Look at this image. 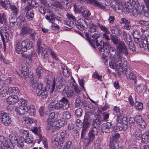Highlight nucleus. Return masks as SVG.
I'll return each instance as SVG.
<instances>
[{
  "instance_id": "nucleus-42",
  "label": "nucleus",
  "mask_w": 149,
  "mask_h": 149,
  "mask_svg": "<svg viewBox=\"0 0 149 149\" xmlns=\"http://www.w3.org/2000/svg\"><path fill=\"white\" fill-rule=\"evenodd\" d=\"M7 22L6 14L5 13L2 14L0 12V23L6 24Z\"/></svg>"
},
{
  "instance_id": "nucleus-56",
  "label": "nucleus",
  "mask_w": 149,
  "mask_h": 149,
  "mask_svg": "<svg viewBox=\"0 0 149 149\" xmlns=\"http://www.w3.org/2000/svg\"><path fill=\"white\" fill-rule=\"evenodd\" d=\"M128 47L129 49L132 51L133 52L136 51V47L134 44L132 42H129Z\"/></svg>"
},
{
  "instance_id": "nucleus-32",
  "label": "nucleus",
  "mask_w": 149,
  "mask_h": 149,
  "mask_svg": "<svg viewBox=\"0 0 149 149\" xmlns=\"http://www.w3.org/2000/svg\"><path fill=\"white\" fill-rule=\"evenodd\" d=\"M57 135L60 140V143L62 144L64 142L65 138L68 137L69 136V134L66 133L65 130H63L61 133L60 135Z\"/></svg>"
},
{
  "instance_id": "nucleus-40",
  "label": "nucleus",
  "mask_w": 149,
  "mask_h": 149,
  "mask_svg": "<svg viewBox=\"0 0 149 149\" xmlns=\"http://www.w3.org/2000/svg\"><path fill=\"white\" fill-rule=\"evenodd\" d=\"M37 138V143H40V141H42V143L45 146L46 148L47 147L48 145L47 144V141L46 138L44 137H43L41 135H38Z\"/></svg>"
},
{
  "instance_id": "nucleus-6",
  "label": "nucleus",
  "mask_w": 149,
  "mask_h": 149,
  "mask_svg": "<svg viewBox=\"0 0 149 149\" xmlns=\"http://www.w3.org/2000/svg\"><path fill=\"white\" fill-rule=\"evenodd\" d=\"M21 137L27 143H31L33 140V138L31 135L29 134V132L27 130L23 131L21 134Z\"/></svg>"
},
{
  "instance_id": "nucleus-43",
  "label": "nucleus",
  "mask_w": 149,
  "mask_h": 149,
  "mask_svg": "<svg viewBox=\"0 0 149 149\" xmlns=\"http://www.w3.org/2000/svg\"><path fill=\"white\" fill-rule=\"evenodd\" d=\"M100 26L99 23H97V24H95L92 22H90L88 25L89 31L91 32H94L96 31L97 26Z\"/></svg>"
},
{
  "instance_id": "nucleus-37",
  "label": "nucleus",
  "mask_w": 149,
  "mask_h": 149,
  "mask_svg": "<svg viewBox=\"0 0 149 149\" xmlns=\"http://www.w3.org/2000/svg\"><path fill=\"white\" fill-rule=\"evenodd\" d=\"M47 90H46L45 87H44L43 90L42 91H39L37 92V95L40 96L42 98H46L47 96L48 92Z\"/></svg>"
},
{
  "instance_id": "nucleus-53",
  "label": "nucleus",
  "mask_w": 149,
  "mask_h": 149,
  "mask_svg": "<svg viewBox=\"0 0 149 149\" xmlns=\"http://www.w3.org/2000/svg\"><path fill=\"white\" fill-rule=\"evenodd\" d=\"M82 15L86 19L89 20L91 19L90 16L91 15V13L89 11H85V12L83 13Z\"/></svg>"
},
{
  "instance_id": "nucleus-51",
  "label": "nucleus",
  "mask_w": 149,
  "mask_h": 149,
  "mask_svg": "<svg viewBox=\"0 0 149 149\" xmlns=\"http://www.w3.org/2000/svg\"><path fill=\"white\" fill-rule=\"evenodd\" d=\"M16 52L18 54H22V52H23V49L21 45L20 44H17L15 47Z\"/></svg>"
},
{
  "instance_id": "nucleus-39",
  "label": "nucleus",
  "mask_w": 149,
  "mask_h": 149,
  "mask_svg": "<svg viewBox=\"0 0 149 149\" xmlns=\"http://www.w3.org/2000/svg\"><path fill=\"white\" fill-rule=\"evenodd\" d=\"M43 71L42 68L40 66L38 67L36 71V77L38 79H40L42 78L43 75Z\"/></svg>"
},
{
  "instance_id": "nucleus-8",
  "label": "nucleus",
  "mask_w": 149,
  "mask_h": 149,
  "mask_svg": "<svg viewBox=\"0 0 149 149\" xmlns=\"http://www.w3.org/2000/svg\"><path fill=\"white\" fill-rule=\"evenodd\" d=\"M67 20H66V24L69 27H73L75 26L74 22L76 21L75 17L71 13H68L66 15Z\"/></svg>"
},
{
  "instance_id": "nucleus-48",
  "label": "nucleus",
  "mask_w": 149,
  "mask_h": 149,
  "mask_svg": "<svg viewBox=\"0 0 149 149\" xmlns=\"http://www.w3.org/2000/svg\"><path fill=\"white\" fill-rule=\"evenodd\" d=\"M74 11L76 13H81L82 14L85 12L86 8L85 7L81 6L79 8H77L76 6H74Z\"/></svg>"
},
{
  "instance_id": "nucleus-57",
  "label": "nucleus",
  "mask_w": 149,
  "mask_h": 149,
  "mask_svg": "<svg viewBox=\"0 0 149 149\" xmlns=\"http://www.w3.org/2000/svg\"><path fill=\"white\" fill-rule=\"evenodd\" d=\"M63 116L64 118L67 119H69L71 117V115L70 113L68 111H65L63 113Z\"/></svg>"
},
{
  "instance_id": "nucleus-34",
  "label": "nucleus",
  "mask_w": 149,
  "mask_h": 149,
  "mask_svg": "<svg viewBox=\"0 0 149 149\" xmlns=\"http://www.w3.org/2000/svg\"><path fill=\"white\" fill-rule=\"evenodd\" d=\"M117 120L119 121L120 120V123L121 124L125 125L127 126V124L128 123V120L127 118L124 116L120 115V116H117Z\"/></svg>"
},
{
  "instance_id": "nucleus-25",
  "label": "nucleus",
  "mask_w": 149,
  "mask_h": 149,
  "mask_svg": "<svg viewBox=\"0 0 149 149\" xmlns=\"http://www.w3.org/2000/svg\"><path fill=\"white\" fill-rule=\"evenodd\" d=\"M57 135H54L52 138V146L54 148H57L58 146L60 140L58 138Z\"/></svg>"
},
{
  "instance_id": "nucleus-58",
  "label": "nucleus",
  "mask_w": 149,
  "mask_h": 149,
  "mask_svg": "<svg viewBox=\"0 0 149 149\" xmlns=\"http://www.w3.org/2000/svg\"><path fill=\"white\" fill-rule=\"evenodd\" d=\"M19 102L21 104V106H22V107H26L27 101L26 100L23 98L21 99L20 100Z\"/></svg>"
},
{
  "instance_id": "nucleus-24",
  "label": "nucleus",
  "mask_w": 149,
  "mask_h": 149,
  "mask_svg": "<svg viewBox=\"0 0 149 149\" xmlns=\"http://www.w3.org/2000/svg\"><path fill=\"white\" fill-rule=\"evenodd\" d=\"M110 29L112 33L115 34L116 36H120V31L119 30L117 29V26L116 24L111 25L110 27Z\"/></svg>"
},
{
  "instance_id": "nucleus-38",
  "label": "nucleus",
  "mask_w": 149,
  "mask_h": 149,
  "mask_svg": "<svg viewBox=\"0 0 149 149\" xmlns=\"http://www.w3.org/2000/svg\"><path fill=\"white\" fill-rule=\"evenodd\" d=\"M128 3V5L129 7L128 8H129V9H130V11H129V13L130 12H131L133 15L135 17H137L139 13H140L141 14V13H140L139 11V10L137 8H136V7L134 8H133L131 9V7H132V6L130 4L128 3Z\"/></svg>"
},
{
  "instance_id": "nucleus-62",
  "label": "nucleus",
  "mask_w": 149,
  "mask_h": 149,
  "mask_svg": "<svg viewBox=\"0 0 149 149\" xmlns=\"http://www.w3.org/2000/svg\"><path fill=\"white\" fill-rule=\"evenodd\" d=\"M23 120L25 122V123L28 124H31L34 123V121L31 118H30L26 117L23 118Z\"/></svg>"
},
{
  "instance_id": "nucleus-61",
  "label": "nucleus",
  "mask_w": 149,
  "mask_h": 149,
  "mask_svg": "<svg viewBox=\"0 0 149 149\" xmlns=\"http://www.w3.org/2000/svg\"><path fill=\"white\" fill-rule=\"evenodd\" d=\"M100 26L101 30L104 32V33H107L108 34L110 33V32L109 31L107 27L102 25L101 26L100 25Z\"/></svg>"
},
{
  "instance_id": "nucleus-18",
  "label": "nucleus",
  "mask_w": 149,
  "mask_h": 149,
  "mask_svg": "<svg viewBox=\"0 0 149 149\" xmlns=\"http://www.w3.org/2000/svg\"><path fill=\"white\" fill-rule=\"evenodd\" d=\"M61 106V100L58 102L56 100H55L54 101H52V102L50 103V108L56 109L61 110L62 109Z\"/></svg>"
},
{
  "instance_id": "nucleus-28",
  "label": "nucleus",
  "mask_w": 149,
  "mask_h": 149,
  "mask_svg": "<svg viewBox=\"0 0 149 149\" xmlns=\"http://www.w3.org/2000/svg\"><path fill=\"white\" fill-rule=\"evenodd\" d=\"M94 139V138L92 137V136L88 134V138H86L83 137L81 138V140L83 142L85 146H87L89 145L91 143L93 142Z\"/></svg>"
},
{
  "instance_id": "nucleus-54",
  "label": "nucleus",
  "mask_w": 149,
  "mask_h": 149,
  "mask_svg": "<svg viewBox=\"0 0 149 149\" xmlns=\"http://www.w3.org/2000/svg\"><path fill=\"white\" fill-rule=\"evenodd\" d=\"M78 81L80 86L81 87V88L83 90L85 91V88L84 87V85L85 83V81L83 79H80L79 78L78 79Z\"/></svg>"
},
{
  "instance_id": "nucleus-21",
  "label": "nucleus",
  "mask_w": 149,
  "mask_h": 149,
  "mask_svg": "<svg viewBox=\"0 0 149 149\" xmlns=\"http://www.w3.org/2000/svg\"><path fill=\"white\" fill-rule=\"evenodd\" d=\"M145 5H143L142 9L143 10L144 14L146 17L149 16V0H143Z\"/></svg>"
},
{
  "instance_id": "nucleus-17",
  "label": "nucleus",
  "mask_w": 149,
  "mask_h": 149,
  "mask_svg": "<svg viewBox=\"0 0 149 149\" xmlns=\"http://www.w3.org/2000/svg\"><path fill=\"white\" fill-rule=\"evenodd\" d=\"M135 120L136 123L143 129L145 128L146 126V124L143 119L142 117L140 115H136L135 117Z\"/></svg>"
},
{
  "instance_id": "nucleus-7",
  "label": "nucleus",
  "mask_w": 149,
  "mask_h": 149,
  "mask_svg": "<svg viewBox=\"0 0 149 149\" xmlns=\"http://www.w3.org/2000/svg\"><path fill=\"white\" fill-rule=\"evenodd\" d=\"M1 119L2 123L6 126H8L10 124L11 120L8 113L3 112L1 113Z\"/></svg>"
},
{
  "instance_id": "nucleus-2",
  "label": "nucleus",
  "mask_w": 149,
  "mask_h": 149,
  "mask_svg": "<svg viewBox=\"0 0 149 149\" xmlns=\"http://www.w3.org/2000/svg\"><path fill=\"white\" fill-rule=\"evenodd\" d=\"M108 2L110 6L115 10H121L126 13L130 11L128 3L125 2H120L119 0H108Z\"/></svg>"
},
{
  "instance_id": "nucleus-30",
  "label": "nucleus",
  "mask_w": 149,
  "mask_h": 149,
  "mask_svg": "<svg viewBox=\"0 0 149 149\" xmlns=\"http://www.w3.org/2000/svg\"><path fill=\"white\" fill-rule=\"evenodd\" d=\"M18 138L17 135L12 134L9 135V139L8 138L7 141H9L10 142L15 144L19 143Z\"/></svg>"
},
{
  "instance_id": "nucleus-41",
  "label": "nucleus",
  "mask_w": 149,
  "mask_h": 149,
  "mask_svg": "<svg viewBox=\"0 0 149 149\" xmlns=\"http://www.w3.org/2000/svg\"><path fill=\"white\" fill-rule=\"evenodd\" d=\"M142 141L147 143L149 142V130L146 131L142 136Z\"/></svg>"
},
{
  "instance_id": "nucleus-33",
  "label": "nucleus",
  "mask_w": 149,
  "mask_h": 149,
  "mask_svg": "<svg viewBox=\"0 0 149 149\" xmlns=\"http://www.w3.org/2000/svg\"><path fill=\"white\" fill-rule=\"evenodd\" d=\"M63 93H65L68 97L73 96L74 93L72 90L68 86H66L63 91Z\"/></svg>"
},
{
  "instance_id": "nucleus-19",
  "label": "nucleus",
  "mask_w": 149,
  "mask_h": 149,
  "mask_svg": "<svg viewBox=\"0 0 149 149\" xmlns=\"http://www.w3.org/2000/svg\"><path fill=\"white\" fill-rule=\"evenodd\" d=\"M29 75V69L26 66L23 65L21 68L20 74L19 75L22 78L27 77Z\"/></svg>"
},
{
  "instance_id": "nucleus-1",
  "label": "nucleus",
  "mask_w": 149,
  "mask_h": 149,
  "mask_svg": "<svg viewBox=\"0 0 149 149\" xmlns=\"http://www.w3.org/2000/svg\"><path fill=\"white\" fill-rule=\"evenodd\" d=\"M114 61H112L109 62V65L112 69H115L117 72L121 74L124 71V67L127 64L126 59L124 57L120 55L115 56Z\"/></svg>"
},
{
  "instance_id": "nucleus-63",
  "label": "nucleus",
  "mask_w": 149,
  "mask_h": 149,
  "mask_svg": "<svg viewBox=\"0 0 149 149\" xmlns=\"http://www.w3.org/2000/svg\"><path fill=\"white\" fill-rule=\"evenodd\" d=\"M82 113V110L81 108H79L76 110L75 111V114L78 117H81Z\"/></svg>"
},
{
  "instance_id": "nucleus-45",
  "label": "nucleus",
  "mask_w": 149,
  "mask_h": 149,
  "mask_svg": "<svg viewBox=\"0 0 149 149\" xmlns=\"http://www.w3.org/2000/svg\"><path fill=\"white\" fill-rule=\"evenodd\" d=\"M112 127V124L111 123L107 122L105 125L103 126L102 129L104 132L108 133L109 132V130Z\"/></svg>"
},
{
  "instance_id": "nucleus-47",
  "label": "nucleus",
  "mask_w": 149,
  "mask_h": 149,
  "mask_svg": "<svg viewBox=\"0 0 149 149\" xmlns=\"http://www.w3.org/2000/svg\"><path fill=\"white\" fill-rule=\"evenodd\" d=\"M124 40L126 43L131 42V39L130 35L126 32H124L123 33Z\"/></svg>"
},
{
  "instance_id": "nucleus-35",
  "label": "nucleus",
  "mask_w": 149,
  "mask_h": 149,
  "mask_svg": "<svg viewBox=\"0 0 149 149\" xmlns=\"http://www.w3.org/2000/svg\"><path fill=\"white\" fill-rule=\"evenodd\" d=\"M45 18L50 22L53 23L54 22L56 17L55 15L53 13L50 12L46 15Z\"/></svg>"
},
{
  "instance_id": "nucleus-22",
  "label": "nucleus",
  "mask_w": 149,
  "mask_h": 149,
  "mask_svg": "<svg viewBox=\"0 0 149 149\" xmlns=\"http://www.w3.org/2000/svg\"><path fill=\"white\" fill-rule=\"evenodd\" d=\"M32 32V29L27 26H23L21 30L20 35L23 36L24 35H28Z\"/></svg>"
},
{
  "instance_id": "nucleus-50",
  "label": "nucleus",
  "mask_w": 149,
  "mask_h": 149,
  "mask_svg": "<svg viewBox=\"0 0 149 149\" xmlns=\"http://www.w3.org/2000/svg\"><path fill=\"white\" fill-rule=\"evenodd\" d=\"M9 7L13 11V15L15 16H16L17 15L18 11L17 8L14 5H10Z\"/></svg>"
},
{
  "instance_id": "nucleus-12",
  "label": "nucleus",
  "mask_w": 149,
  "mask_h": 149,
  "mask_svg": "<svg viewBox=\"0 0 149 149\" xmlns=\"http://www.w3.org/2000/svg\"><path fill=\"white\" fill-rule=\"evenodd\" d=\"M20 44L22 47L23 52L26 51L28 49H30L32 47V44L30 42L29 40L28 39L24 40Z\"/></svg>"
},
{
  "instance_id": "nucleus-3",
  "label": "nucleus",
  "mask_w": 149,
  "mask_h": 149,
  "mask_svg": "<svg viewBox=\"0 0 149 149\" xmlns=\"http://www.w3.org/2000/svg\"><path fill=\"white\" fill-rule=\"evenodd\" d=\"M8 138L3 136H0V149H14V143L7 141Z\"/></svg>"
},
{
  "instance_id": "nucleus-46",
  "label": "nucleus",
  "mask_w": 149,
  "mask_h": 149,
  "mask_svg": "<svg viewBox=\"0 0 149 149\" xmlns=\"http://www.w3.org/2000/svg\"><path fill=\"white\" fill-rule=\"evenodd\" d=\"M135 109L140 111H141L143 109V103L141 102L136 101L134 103Z\"/></svg>"
},
{
  "instance_id": "nucleus-59",
  "label": "nucleus",
  "mask_w": 149,
  "mask_h": 149,
  "mask_svg": "<svg viewBox=\"0 0 149 149\" xmlns=\"http://www.w3.org/2000/svg\"><path fill=\"white\" fill-rule=\"evenodd\" d=\"M111 39L113 42L115 44L118 45L121 41H120L118 39L116 38L113 36L111 35Z\"/></svg>"
},
{
  "instance_id": "nucleus-20",
  "label": "nucleus",
  "mask_w": 149,
  "mask_h": 149,
  "mask_svg": "<svg viewBox=\"0 0 149 149\" xmlns=\"http://www.w3.org/2000/svg\"><path fill=\"white\" fill-rule=\"evenodd\" d=\"M124 72L127 79L129 80H132L136 82V75L133 73L130 72H128L127 69L126 68H124V71L122 73Z\"/></svg>"
},
{
  "instance_id": "nucleus-55",
  "label": "nucleus",
  "mask_w": 149,
  "mask_h": 149,
  "mask_svg": "<svg viewBox=\"0 0 149 149\" xmlns=\"http://www.w3.org/2000/svg\"><path fill=\"white\" fill-rule=\"evenodd\" d=\"M143 43L144 45H147V47L149 51V36H147L145 37L144 39L143 40Z\"/></svg>"
},
{
  "instance_id": "nucleus-11",
  "label": "nucleus",
  "mask_w": 149,
  "mask_h": 149,
  "mask_svg": "<svg viewBox=\"0 0 149 149\" xmlns=\"http://www.w3.org/2000/svg\"><path fill=\"white\" fill-rule=\"evenodd\" d=\"M49 49L45 45L42 44L41 47L38 48V52L39 54H40L44 58L48 57V52Z\"/></svg>"
},
{
  "instance_id": "nucleus-10",
  "label": "nucleus",
  "mask_w": 149,
  "mask_h": 149,
  "mask_svg": "<svg viewBox=\"0 0 149 149\" xmlns=\"http://www.w3.org/2000/svg\"><path fill=\"white\" fill-rule=\"evenodd\" d=\"M26 12V17L27 19L29 21L33 19L34 17V11L31 9L30 5H28L25 8Z\"/></svg>"
},
{
  "instance_id": "nucleus-14",
  "label": "nucleus",
  "mask_w": 149,
  "mask_h": 149,
  "mask_svg": "<svg viewBox=\"0 0 149 149\" xmlns=\"http://www.w3.org/2000/svg\"><path fill=\"white\" fill-rule=\"evenodd\" d=\"M65 121L63 120H58L57 121L55 122L53 126L52 127L50 130L52 131L53 132H55L56 130H58L59 129L63 126L64 124Z\"/></svg>"
},
{
  "instance_id": "nucleus-15",
  "label": "nucleus",
  "mask_w": 149,
  "mask_h": 149,
  "mask_svg": "<svg viewBox=\"0 0 149 149\" xmlns=\"http://www.w3.org/2000/svg\"><path fill=\"white\" fill-rule=\"evenodd\" d=\"M85 37H84V38L88 41L90 44V42H91L92 41H95V42L96 40H98L97 39V38H99L100 35L99 33H95L93 34L91 37L92 38H93L94 40L91 39V37L89 36V34L87 32H86L85 33Z\"/></svg>"
},
{
  "instance_id": "nucleus-26",
  "label": "nucleus",
  "mask_w": 149,
  "mask_h": 149,
  "mask_svg": "<svg viewBox=\"0 0 149 149\" xmlns=\"http://www.w3.org/2000/svg\"><path fill=\"white\" fill-rule=\"evenodd\" d=\"M30 83L32 85L33 87L37 89L38 91L43 90L42 84L41 83L38 84V83H37V81L36 80L34 81V79H31Z\"/></svg>"
},
{
  "instance_id": "nucleus-36",
  "label": "nucleus",
  "mask_w": 149,
  "mask_h": 149,
  "mask_svg": "<svg viewBox=\"0 0 149 149\" xmlns=\"http://www.w3.org/2000/svg\"><path fill=\"white\" fill-rule=\"evenodd\" d=\"M90 3L92 4L95 6H96L99 8L102 9L105 8V6L101 3H100L97 0H88Z\"/></svg>"
},
{
  "instance_id": "nucleus-44",
  "label": "nucleus",
  "mask_w": 149,
  "mask_h": 149,
  "mask_svg": "<svg viewBox=\"0 0 149 149\" xmlns=\"http://www.w3.org/2000/svg\"><path fill=\"white\" fill-rule=\"evenodd\" d=\"M27 112H28L29 114L31 116H34L36 113V111L34 109L33 106L31 105H28L27 106Z\"/></svg>"
},
{
  "instance_id": "nucleus-29",
  "label": "nucleus",
  "mask_w": 149,
  "mask_h": 149,
  "mask_svg": "<svg viewBox=\"0 0 149 149\" xmlns=\"http://www.w3.org/2000/svg\"><path fill=\"white\" fill-rule=\"evenodd\" d=\"M27 108L26 107L19 106L15 109V111L19 115H23L27 113Z\"/></svg>"
},
{
  "instance_id": "nucleus-16",
  "label": "nucleus",
  "mask_w": 149,
  "mask_h": 149,
  "mask_svg": "<svg viewBox=\"0 0 149 149\" xmlns=\"http://www.w3.org/2000/svg\"><path fill=\"white\" fill-rule=\"evenodd\" d=\"M92 128L89 131L88 134L95 138V136L97 135L99 131V126L98 125H92Z\"/></svg>"
},
{
  "instance_id": "nucleus-31",
  "label": "nucleus",
  "mask_w": 149,
  "mask_h": 149,
  "mask_svg": "<svg viewBox=\"0 0 149 149\" xmlns=\"http://www.w3.org/2000/svg\"><path fill=\"white\" fill-rule=\"evenodd\" d=\"M109 146L111 149H121L119 146V142L115 140H111Z\"/></svg>"
},
{
  "instance_id": "nucleus-9",
  "label": "nucleus",
  "mask_w": 149,
  "mask_h": 149,
  "mask_svg": "<svg viewBox=\"0 0 149 149\" xmlns=\"http://www.w3.org/2000/svg\"><path fill=\"white\" fill-rule=\"evenodd\" d=\"M116 51L118 53H123L127 55L128 54V52L126 47L123 41H121L117 45Z\"/></svg>"
},
{
  "instance_id": "nucleus-52",
  "label": "nucleus",
  "mask_w": 149,
  "mask_h": 149,
  "mask_svg": "<svg viewBox=\"0 0 149 149\" xmlns=\"http://www.w3.org/2000/svg\"><path fill=\"white\" fill-rule=\"evenodd\" d=\"M101 116L99 115H97L96 116V119L93 120V124L94 125H100L101 123L100 120Z\"/></svg>"
},
{
  "instance_id": "nucleus-5",
  "label": "nucleus",
  "mask_w": 149,
  "mask_h": 149,
  "mask_svg": "<svg viewBox=\"0 0 149 149\" xmlns=\"http://www.w3.org/2000/svg\"><path fill=\"white\" fill-rule=\"evenodd\" d=\"M0 34L1 36L3 45L5 42H8L9 39V33L8 31L4 26H1L0 28Z\"/></svg>"
},
{
  "instance_id": "nucleus-60",
  "label": "nucleus",
  "mask_w": 149,
  "mask_h": 149,
  "mask_svg": "<svg viewBox=\"0 0 149 149\" xmlns=\"http://www.w3.org/2000/svg\"><path fill=\"white\" fill-rule=\"evenodd\" d=\"M93 77L95 78L100 80L101 81L102 80V75H99L97 72H95L93 74Z\"/></svg>"
},
{
  "instance_id": "nucleus-27",
  "label": "nucleus",
  "mask_w": 149,
  "mask_h": 149,
  "mask_svg": "<svg viewBox=\"0 0 149 149\" xmlns=\"http://www.w3.org/2000/svg\"><path fill=\"white\" fill-rule=\"evenodd\" d=\"M61 107L62 109L66 110L69 107V102L68 100L65 97H63L61 99Z\"/></svg>"
},
{
  "instance_id": "nucleus-49",
  "label": "nucleus",
  "mask_w": 149,
  "mask_h": 149,
  "mask_svg": "<svg viewBox=\"0 0 149 149\" xmlns=\"http://www.w3.org/2000/svg\"><path fill=\"white\" fill-rule=\"evenodd\" d=\"M90 124L88 119L87 118H84L82 128L88 130L90 127Z\"/></svg>"
},
{
  "instance_id": "nucleus-4",
  "label": "nucleus",
  "mask_w": 149,
  "mask_h": 149,
  "mask_svg": "<svg viewBox=\"0 0 149 149\" xmlns=\"http://www.w3.org/2000/svg\"><path fill=\"white\" fill-rule=\"evenodd\" d=\"M59 115L58 113H55L54 112H52L49 114L48 118L46 121L47 130H50L52 128L55 122H56V120L58 118Z\"/></svg>"
},
{
  "instance_id": "nucleus-64",
  "label": "nucleus",
  "mask_w": 149,
  "mask_h": 149,
  "mask_svg": "<svg viewBox=\"0 0 149 149\" xmlns=\"http://www.w3.org/2000/svg\"><path fill=\"white\" fill-rule=\"evenodd\" d=\"M72 144L71 141H68L66 142L64 146L63 149H69Z\"/></svg>"
},
{
  "instance_id": "nucleus-13",
  "label": "nucleus",
  "mask_w": 149,
  "mask_h": 149,
  "mask_svg": "<svg viewBox=\"0 0 149 149\" xmlns=\"http://www.w3.org/2000/svg\"><path fill=\"white\" fill-rule=\"evenodd\" d=\"M90 45L93 48L95 49V45H96L97 47H99V50L100 52H102L104 50V42L102 41H100L99 43L98 40H96L95 41H92L91 42H90Z\"/></svg>"
},
{
  "instance_id": "nucleus-23",
  "label": "nucleus",
  "mask_w": 149,
  "mask_h": 149,
  "mask_svg": "<svg viewBox=\"0 0 149 149\" xmlns=\"http://www.w3.org/2000/svg\"><path fill=\"white\" fill-rule=\"evenodd\" d=\"M18 101L17 96L16 95H10L6 99V101L7 104H14Z\"/></svg>"
}]
</instances>
